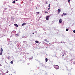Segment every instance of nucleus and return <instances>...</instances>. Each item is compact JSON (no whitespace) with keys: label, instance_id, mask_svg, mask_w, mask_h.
Listing matches in <instances>:
<instances>
[{"label":"nucleus","instance_id":"f257e3e1","mask_svg":"<svg viewBox=\"0 0 75 75\" xmlns=\"http://www.w3.org/2000/svg\"><path fill=\"white\" fill-rule=\"evenodd\" d=\"M54 68H55V69H59V66H58V65H55Z\"/></svg>","mask_w":75,"mask_h":75},{"label":"nucleus","instance_id":"f03ea898","mask_svg":"<svg viewBox=\"0 0 75 75\" xmlns=\"http://www.w3.org/2000/svg\"><path fill=\"white\" fill-rule=\"evenodd\" d=\"M60 12H61V9L59 8L58 10V14H59Z\"/></svg>","mask_w":75,"mask_h":75},{"label":"nucleus","instance_id":"7ed1b4c3","mask_svg":"<svg viewBox=\"0 0 75 75\" xmlns=\"http://www.w3.org/2000/svg\"><path fill=\"white\" fill-rule=\"evenodd\" d=\"M3 49L1 48V52L0 53V55H2V53H3Z\"/></svg>","mask_w":75,"mask_h":75},{"label":"nucleus","instance_id":"20e7f679","mask_svg":"<svg viewBox=\"0 0 75 75\" xmlns=\"http://www.w3.org/2000/svg\"><path fill=\"white\" fill-rule=\"evenodd\" d=\"M49 16H47L46 17V19L47 20H48V18H49Z\"/></svg>","mask_w":75,"mask_h":75},{"label":"nucleus","instance_id":"39448f33","mask_svg":"<svg viewBox=\"0 0 75 75\" xmlns=\"http://www.w3.org/2000/svg\"><path fill=\"white\" fill-rule=\"evenodd\" d=\"M59 23H62V20L61 19H59Z\"/></svg>","mask_w":75,"mask_h":75},{"label":"nucleus","instance_id":"423d86ee","mask_svg":"<svg viewBox=\"0 0 75 75\" xmlns=\"http://www.w3.org/2000/svg\"><path fill=\"white\" fill-rule=\"evenodd\" d=\"M26 23H23L22 25V26H24V25H26Z\"/></svg>","mask_w":75,"mask_h":75},{"label":"nucleus","instance_id":"0eeeda50","mask_svg":"<svg viewBox=\"0 0 75 75\" xmlns=\"http://www.w3.org/2000/svg\"><path fill=\"white\" fill-rule=\"evenodd\" d=\"M14 25H15L16 27H18V25H17V24H14Z\"/></svg>","mask_w":75,"mask_h":75},{"label":"nucleus","instance_id":"6e6552de","mask_svg":"<svg viewBox=\"0 0 75 75\" xmlns=\"http://www.w3.org/2000/svg\"><path fill=\"white\" fill-rule=\"evenodd\" d=\"M67 14V13H63V15H64V16H66Z\"/></svg>","mask_w":75,"mask_h":75},{"label":"nucleus","instance_id":"1a4fd4ad","mask_svg":"<svg viewBox=\"0 0 75 75\" xmlns=\"http://www.w3.org/2000/svg\"><path fill=\"white\" fill-rule=\"evenodd\" d=\"M45 60L46 62H47V61H48V59L47 58H46L45 59Z\"/></svg>","mask_w":75,"mask_h":75},{"label":"nucleus","instance_id":"9d476101","mask_svg":"<svg viewBox=\"0 0 75 75\" xmlns=\"http://www.w3.org/2000/svg\"><path fill=\"white\" fill-rule=\"evenodd\" d=\"M35 42H36V43H37V44H38L39 43V42H38V41H37V40H36L35 41Z\"/></svg>","mask_w":75,"mask_h":75},{"label":"nucleus","instance_id":"9b49d317","mask_svg":"<svg viewBox=\"0 0 75 75\" xmlns=\"http://www.w3.org/2000/svg\"><path fill=\"white\" fill-rule=\"evenodd\" d=\"M48 13V11H45V14H47V13Z\"/></svg>","mask_w":75,"mask_h":75},{"label":"nucleus","instance_id":"f8f14e48","mask_svg":"<svg viewBox=\"0 0 75 75\" xmlns=\"http://www.w3.org/2000/svg\"><path fill=\"white\" fill-rule=\"evenodd\" d=\"M44 41H45L46 42H48V41H47V39H45Z\"/></svg>","mask_w":75,"mask_h":75},{"label":"nucleus","instance_id":"ddd939ff","mask_svg":"<svg viewBox=\"0 0 75 75\" xmlns=\"http://www.w3.org/2000/svg\"><path fill=\"white\" fill-rule=\"evenodd\" d=\"M16 3V1H13L12 2V3H13V4H14V3Z\"/></svg>","mask_w":75,"mask_h":75},{"label":"nucleus","instance_id":"4468645a","mask_svg":"<svg viewBox=\"0 0 75 75\" xmlns=\"http://www.w3.org/2000/svg\"><path fill=\"white\" fill-rule=\"evenodd\" d=\"M11 63L12 64H13V62L12 61H11Z\"/></svg>","mask_w":75,"mask_h":75},{"label":"nucleus","instance_id":"2eb2a0df","mask_svg":"<svg viewBox=\"0 0 75 75\" xmlns=\"http://www.w3.org/2000/svg\"><path fill=\"white\" fill-rule=\"evenodd\" d=\"M66 30L67 31H68V30L67 29H66Z\"/></svg>","mask_w":75,"mask_h":75},{"label":"nucleus","instance_id":"dca6fc26","mask_svg":"<svg viewBox=\"0 0 75 75\" xmlns=\"http://www.w3.org/2000/svg\"><path fill=\"white\" fill-rule=\"evenodd\" d=\"M37 14H40V12H38Z\"/></svg>","mask_w":75,"mask_h":75},{"label":"nucleus","instance_id":"f3484780","mask_svg":"<svg viewBox=\"0 0 75 75\" xmlns=\"http://www.w3.org/2000/svg\"><path fill=\"white\" fill-rule=\"evenodd\" d=\"M49 7H50V4H49V6H48Z\"/></svg>","mask_w":75,"mask_h":75},{"label":"nucleus","instance_id":"a211bd4d","mask_svg":"<svg viewBox=\"0 0 75 75\" xmlns=\"http://www.w3.org/2000/svg\"><path fill=\"white\" fill-rule=\"evenodd\" d=\"M73 33H75V30H73Z\"/></svg>","mask_w":75,"mask_h":75},{"label":"nucleus","instance_id":"6ab92c4d","mask_svg":"<svg viewBox=\"0 0 75 75\" xmlns=\"http://www.w3.org/2000/svg\"><path fill=\"white\" fill-rule=\"evenodd\" d=\"M46 4H48V3H47V2H46Z\"/></svg>","mask_w":75,"mask_h":75},{"label":"nucleus","instance_id":"aec40b11","mask_svg":"<svg viewBox=\"0 0 75 75\" xmlns=\"http://www.w3.org/2000/svg\"><path fill=\"white\" fill-rule=\"evenodd\" d=\"M68 1L69 2V1H70V0H68Z\"/></svg>","mask_w":75,"mask_h":75},{"label":"nucleus","instance_id":"412c9836","mask_svg":"<svg viewBox=\"0 0 75 75\" xmlns=\"http://www.w3.org/2000/svg\"><path fill=\"white\" fill-rule=\"evenodd\" d=\"M6 73H8V71H7L6 72Z\"/></svg>","mask_w":75,"mask_h":75},{"label":"nucleus","instance_id":"4be33fe9","mask_svg":"<svg viewBox=\"0 0 75 75\" xmlns=\"http://www.w3.org/2000/svg\"><path fill=\"white\" fill-rule=\"evenodd\" d=\"M50 8H48V10H50Z\"/></svg>","mask_w":75,"mask_h":75},{"label":"nucleus","instance_id":"5701e85b","mask_svg":"<svg viewBox=\"0 0 75 75\" xmlns=\"http://www.w3.org/2000/svg\"><path fill=\"white\" fill-rule=\"evenodd\" d=\"M1 66H2L1 64H0V67H1Z\"/></svg>","mask_w":75,"mask_h":75},{"label":"nucleus","instance_id":"b1692460","mask_svg":"<svg viewBox=\"0 0 75 75\" xmlns=\"http://www.w3.org/2000/svg\"><path fill=\"white\" fill-rule=\"evenodd\" d=\"M64 56V54H63L62 55V57H63V56Z\"/></svg>","mask_w":75,"mask_h":75},{"label":"nucleus","instance_id":"393cba45","mask_svg":"<svg viewBox=\"0 0 75 75\" xmlns=\"http://www.w3.org/2000/svg\"><path fill=\"white\" fill-rule=\"evenodd\" d=\"M16 1H18V0H16Z\"/></svg>","mask_w":75,"mask_h":75},{"label":"nucleus","instance_id":"a878e982","mask_svg":"<svg viewBox=\"0 0 75 75\" xmlns=\"http://www.w3.org/2000/svg\"><path fill=\"white\" fill-rule=\"evenodd\" d=\"M62 16H63V15H62Z\"/></svg>","mask_w":75,"mask_h":75},{"label":"nucleus","instance_id":"bb28decb","mask_svg":"<svg viewBox=\"0 0 75 75\" xmlns=\"http://www.w3.org/2000/svg\"><path fill=\"white\" fill-rule=\"evenodd\" d=\"M36 9H37V7H36Z\"/></svg>","mask_w":75,"mask_h":75},{"label":"nucleus","instance_id":"cd10ccee","mask_svg":"<svg viewBox=\"0 0 75 75\" xmlns=\"http://www.w3.org/2000/svg\"><path fill=\"white\" fill-rule=\"evenodd\" d=\"M33 34H34V33H33Z\"/></svg>","mask_w":75,"mask_h":75},{"label":"nucleus","instance_id":"c85d7f7f","mask_svg":"<svg viewBox=\"0 0 75 75\" xmlns=\"http://www.w3.org/2000/svg\"><path fill=\"white\" fill-rule=\"evenodd\" d=\"M11 75H12V74H11Z\"/></svg>","mask_w":75,"mask_h":75}]
</instances>
